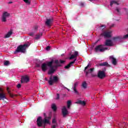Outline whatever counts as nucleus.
I'll return each mask as SVG.
<instances>
[{"mask_svg":"<svg viewBox=\"0 0 128 128\" xmlns=\"http://www.w3.org/2000/svg\"><path fill=\"white\" fill-rule=\"evenodd\" d=\"M8 64H10V62L8 60H6L4 62V66H8Z\"/></svg>","mask_w":128,"mask_h":128,"instance_id":"obj_37","label":"nucleus"},{"mask_svg":"<svg viewBox=\"0 0 128 128\" xmlns=\"http://www.w3.org/2000/svg\"><path fill=\"white\" fill-rule=\"evenodd\" d=\"M8 4H12V2H8Z\"/></svg>","mask_w":128,"mask_h":128,"instance_id":"obj_49","label":"nucleus"},{"mask_svg":"<svg viewBox=\"0 0 128 128\" xmlns=\"http://www.w3.org/2000/svg\"><path fill=\"white\" fill-rule=\"evenodd\" d=\"M93 78H94V76H96V74H91Z\"/></svg>","mask_w":128,"mask_h":128,"instance_id":"obj_48","label":"nucleus"},{"mask_svg":"<svg viewBox=\"0 0 128 128\" xmlns=\"http://www.w3.org/2000/svg\"><path fill=\"white\" fill-rule=\"evenodd\" d=\"M104 70H106V68H104Z\"/></svg>","mask_w":128,"mask_h":128,"instance_id":"obj_54","label":"nucleus"},{"mask_svg":"<svg viewBox=\"0 0 128 128\" xmlns=\"http://www.w3.org/2000/svg\"><path fill=\"white\" fill-rule=\"evenodd\" d=\"M12 34V32H8V34H6V36H4V38H10Z\"/></svg>","mask_w":128,"mask_h":128,"instance_id":"obj_24","label":"nucleus"},{"mask_svg":"<svg viewBox=\"0 0 128 128\" xmlns=\"http://www.w3.org/2000/svg\"><path fill=\"white\" fill-rule=\"evenodd\" d=\"M29 82V80H21V84H28Z\"/></svg>","mask_w":128,"mask_h":128,"instance_id":"obj_34","label":"nucleus"},{"mask_svg":"<svg viewBox=\"0 0 128 128\" xmlns=\"http://www.w3.org/2000/svg\"><path fill=\"white\" fill-rule=\"evenodd\" d=\"M94 70V68H90L88 70V72H86V76H88V73H90V72H92V71L93 70Z\"/></svg>","mask_w":128,"mask_h":128,"instance_id":"obj_26","label":"nucleus"},{"mask_svg":"<svg viewBox=\"0 0 128 128\" xmlns=\"http://www.w3.org/2000/svg\"><path fill=\"white\" fill-rule=\"evenodd\" d=\"M56 120L55 118H54L52 120V124H56Z\"/></svg>","mask_w":128,"mask_h":128,"instance_id":"obj_41","label":"nucleus"},{"mask_svg":"<svg viewBox=\"0 0 128 128\" xmlns=\"http://www.w3.org/2000/svg\"><path fill=\"white\" fill-rule=\"evenodd\" d=\"M100 26L101 28L102 32H104V28H106V25H101Z\"/></svg>","mask_w":128,"mask_h":128,"instance_id":"obj_33","label":"nucleus"},{"mask_svg":"<svg viewBox=\"0 0 128 128\" xmlns=\"http://www.w3.org/2000/svg\"><path fill=\"white\" fill-rule=\"evenodd\" d=\"M70 106H72V101L69 100L67 102V108H70Z\"/></svg>","mask_w":128,"mask_h":128,"instance_id":"obj_28","label":"nucleus"},{"mask_svg":"<svg viewBox=\"0 0 128 128\" xmlns=\"http://www.w3.org/2000/svg\"><path fill=\"white\" fill-rule=\"evenodd\" d=\"M80 6H82V8H84V3L82 2H80Z\"/></svg>","mask_w":128,"mask_h":128,"instance_id":"obj_38","label":"nucleus"},{"mask_svg":"<svg viewBox=\"0 0 128 128\" xmlns=\"http://www.w3.org/2000/svg\"><path fill=\"white\" fill-rule=\"evenodd\" d=\"M27 4H30V0H23Z\"/></svg>","mask_w":128,"mask_h":128,"instance_id":"obj_32","label":"nucleus"},{"mask_svg":"<svg viewBox=\"0 0 128 128\" xmlns=\"http://www.w3.org/2000/svg\"><path fill=\"white\" fill-rule=\"evenodd\" d=\"M36 66L37 68H40V64H36Z\"/></svg>","mask_w":128,"mask_h":128,"instance_id":"obj_45","label":"nucleus"},{"mask_svg":"<svg viewBox=\"0 0 128 128\" xmlns=\"http://www.w3.org/2000/svg\"><path fill=\"white\" fill-rule=\"evenodd\" d=\"M44 118L42 120V116H38L37 118L36 122L37 126L40 128L42 126V124H44V128H46V124H50V120L52 119V116H46V114H44Z\"/></svg>","mask_w":128,"mask_h":128,"instance_id":"obj_1","label":"nucleus"},{"mask_svg":"<svg viewBox=\"0 0 128 128\" xmlns=\"http://www.w3.org/2000/svg\"><path fill=\"white\" fill-rule=\"evenodd\" d=\"M30 77L26 75L24 76H22L21 78V80H30Z\"/></svg>","mask_w":128,"mask_h":128,"instance_id":"obj_20","label":"nucleus"},{"mask_svg":"<svg viewBox=\"0 0 128 128\" xmlns=\"http://www.w3.org/2000/svg\"><path fill=\"white\" fill-rule=\"evenodd\" d=\"M54 60H52L50 62H47L48 66H50V69L48 72V74H54V72H56V70H54V68H58V66H62L61 64H58V60H55L54 64H56V65L52 66V64H54Z\"/></svg>","mask_w":128,"mask_h":128,"instance_id":"obj_2","label":"nucleus"},{"mask_svg":"<svg viewBox=\"0 0 128 128\" xmlns=\"http://www.w3.org/2000/svg\"><path fill=\"white\" fill-rule=\"evenodd\" d=\"M116 38H120L122 40H126L128 38V34L124 35L123 37L122 36H118L114 38V40H116Z\"/></svg>","mask_w":128,"mask_h":128,"instance_id":"obj_16","label":"nucleus"},{"mask_svg":"<svg viewBox=\"0 0 128 128\" xmlns=\"http://www.w3.org/2000/svg\"><path fill=\"white\" fill-rule=\"evenodd\" d=\"M102 46H104V45L100 44L96 46V47L94 48V52H104Z\"/></svg>","mask_w":128,"mask_h":128,"instance_id":"obj_5","label":"nucleus"},{"mask_svg":"<svg viewBox=\"0 0 128 128\" xmlns=\"http://www.w3.org/2000/svg\"><path fill=\"white\" fill-rule=\"evenodd\" d=\"M114 4L118 5V2H116V1H112L110 3V6H112V4Z\"/></svg>","mask_w":128,"mask_h":128,"instance_id":"obj_31","label":"nucleus"},{"mask_svg":"<svg viewBox=\"0 0 128 128\" xmlns=\"http://www.w3.org/2000/svg\"><path fill=\"white\" fill-rule=\"evenodd\" d=\"M50 46H48L46 48V50H50Z\"/></svg>","mask_w":128,"mask_h":128,"instance_id":"obj_44","label":"nucleus"},{"mask_svg":"<svg viewBox=\"0 0 128 128\" xmlns=\"http://www.w3.org/2000/svg\"><path fill=\"white\" fill-rule=\"evenodd\" d=\"M58 62V64H64V62H66V61L64 60H60Z\"/></svg>","mask_w":128,"mask_h":128,"instance_id":"obj_35","label":"nucleus"},{"mask_svg":"<svg viewBox=\"0 0 128 128\" xmlns=\"http://www.w3.org/2000/svg\"><path fill=\"white\" fill-rule=\"evenodd\" d=\"M59 78L58 76H54L52 78V76H50V78L49 80H58Z\"/></svg>","mask_w":128,"mask_h":128,"instance_id":"obj_21","label":"nucleus"},{"mask_svg":"<svg viewBox=\"0 0 128 128\" xmlns=\"http://www.w3.org/2000/svg\"><path fill=\"white\" fill-rule=\"evenodd\" d=\"M66 88L67 89V90H68V92H70V89H68V88Z\"/></svg>","mask_w":128,"mask_h":128,"instance_id":"obj_51","label":"nucleus"},{"mask_svg":"<svg viewBox=\"0 0 128 128\" xmlns=\"http://www.w3.org/2000/svg\"><path fill=\"white\" fill-rule=\"evenodd\" d=\"M48 62L46 63H43L41 66V68L42 72H46L48 70Z\"/></svg>","mask_w":128,"mask_h":128,"instance_id":"obj_12","label":"nucleus"},{"mask_svg":"<svg viewBox=\"0 0 128 128\" xmlns=\"http://www.w3.org/2000/svg\"><path fill=\"white\" fill-rule=\"evenodd\" d=\"M106 76V73H104V71H99L98 73V77L100 80H102Z\"/></svg>","mask_w":128,"mask_h":128,"instance_id":"obj_7","label":"nucleus"},{"mask_svg":"<svg viewBox=\"0 0 128 128\" xmlns=\"http://www.w3.org/2000/svg\"><path fill=\"white\" fill-rule=\"evenodd\" d=\"M91 66H92V64H90V63H88L87 66L84 68V72H86V70L88 68H90Z\"/></svg>","mask_w":128,"mask_h":128,"instance_id":"obj_29","label":"nucleus"},{"mask_svg":"<svg viewBox=\"0 0 128 128\" xmlns=\"http://www.w3.org/2000/svg\"><path fill=\"white\" fill-rule=\"evenodd\" d=\"M78 82H75L74 84L73 88V90L74 91V92H75L76 94H78V90H76V88H78Z\"/></svg>","mask_w":128,"mask_h":128,"instance_id":"obj_15","label":"nucleus"},{"mask_svg":"<svg viewBox=\"0 0 128 128\" xmlns=\"http://www.w3.org/2000/svg\"><path fill=\"white\" fill-rule=\"evenodd\" d=\"M82 88H84V90H86V88H88V83H86V81L83 82L82 84Z\"/></svg>","mask_w":128,"mask_h":128,"instance_id":"obj_22","label":"nucleus"},{"mask_svg":"<svg viewBox=\"0 0 128 128\" xmlns=\"http://www.w3.org/2000/svg\"><path fill=\"white\" fill-rule=\"evenodd\" d=\"M116 10L117 12H118V14H120V9L118 8H116Z\"/></svg>","mask_w":128,"mask_h":128,"instance_id":"obj_36","label":"nucleus"},{"mask_svg":"<svg viewBox=\"0 0 128 128\" xmlns=\"http://www.w3.org/2000/svg\"><path fill=\"white\" fill-rule=\"evenodd\" d=\"M16 88H22V84H18L17 86H16Z\"/></svg>","mask_w":128,"mask_h":128,"instance_id":"obj_39","label":"nucleus"},{"mask_svg":"<svg viewBox=\"0 0 128 128\" xmlns=\"http://www.w3.org/2000/svg\"><path fill=\"white\" fill-rule=\"evenodd\" d=\"M76 104H80L81 106H86V101L82 100H78V101L76 102Z\"/></svg>","mask_w":128,"mask_h":128,"instance_id":"obj_18","label":"nucleus"},{"mask_svg":"<svg viewBox=\"0 0 128 128\" xmlns=\"http://www.w3.org/2000/svg\"><path fill=\"white\" fill-rule=\"evenodd\" d=\"M38 26H36L35 27V30H38Z\"/></svg>","mask_w":128,"mask_h":128,"instance_id":"obj_50","label":"nucleus"},{"mask_svg":"<svg viewBox=\"0 0 128 128\" xmlns=\"http://www.w3.org/2000/svg\"><path fill=\"white\" fill-rule=\"evenodd\" d=\"M8 90H10V88H7L9 96H10V98H14V97L18 96V94H12L10 92V91Z\"/></svg>","mask_w":128,"mask_h":128,"instance_id":"obj_17","label":"nucleus"},{"mask_svg":"<svg viewBox=\"0 0 128 128\" xmlns=\"http://www.w3.org/2000/svg\"><path fill=\"white\" fill-rule=\"evenodd\" d=\"M76 59H75L74 60V61L70 62L69 64H68L67 66H64V68H66V70L70 68V67L72 66V64H74V62H76Z\"/></svg>","mask_w":128,"mask_h":128,"instance_id":"obj_13","label":"nucleus"},{"mask_svg":"<svg viewBox=\"0 0 128 128\" xmlns=\"http://www.w3.org/2000/svg\"><path fill=\"white\" fill-rule=\"evenodd\" d=\"M114 24H112L111 25V26H110V28H114Z\"/></svg>","mask_w":128,"mask_h":128,"instance_id":"obj_47","label":"nucleus"},{"mask_svg":"<svg viewBox=\"0 0 128 128\" xmlns=\"http://www.w3.org/2000/svg\"><path fill=\"white\" fill-rule=\"evenodd\" d=\"M90 2H92V0H89Z\"/></svg>","mask_w":128,"mask_h":128,"instance_id":"obj_53","label":"nucleus"},{"mask_svg":"<svg viewBox=\"0 0 128 128\" xmlns=\"http://www.w3.org/2000/svg\"><path fill=\"white\" fill-rule=\"evenodd\" d=\"M6 98V94L4 93V90L2 88H0V100H4V99Z\"/></svg>","mask_w":128,"mask_h":128,"instance_id":"obj_9","label":"nucleus"},{"mask_svg":"<svg viewBox=\"0 0 128 128\" xmlns=\"http://www.w3.org/2000/svg\"><path fill=\"white\" fill-rule=\"evenodd\" d=\"M56 128V125H53L52 126V128Z\"/></svg>","mask_w":128,"mask_h":128,"instance_id":"obj_46","label":"nucleus"},{"mask_svg":"<svg viewBox=\"0 0 128 128\" xmlns=\"http://www.w3.org/2000/svg\"><path fill=\"white\" fill-rule=\"evenodd\" d=\"M100 36H104V38H111L112 36L110 32H104L100 34Z\"/></svg>","mask_w":128,"mask_h":128,"instance_id":"obj_11","label":"nucleus"},{"mask_svg":"<svg viewBox=\"0 0 128 128\" xmlns=\"http://www.w3.org/2000/svg\"><path fill=\"white\" fill-rule=\"evenodd\" d=\"M103 50V52H104V50H108V48L106 47V48H104V46H102V48Z\"/></svg>","mask_w":128,"mask_h":128,"instance_id":"obj_40","label":"nucleus"},{"mask_svg":"<svg viewBox=\"0 0 128 128\" xmlns=\"http://www.w3.org/2000/svg\"><path fill=\"white\" fill-rule=\"evenodd\" d=\"M78 54V52L77 51H75L74 54L71 55L70 57V60H72L73 58H76Z\"/></svg>","mask_w":128,"mask_h":128,"instance_id":"obj_19","label":"nucleus"},{"mask_svg":"<svg viewBox=\"0 0 128 128\" xmlns=\"http://www.w3.org/2000/svg\"><path fill=\"white\" fill-rule=\"evenodd\" d=\"M28 44H24V45H20L17 47L16 50L14 52V54H18V52H26V50L28 48Z\"/></svg>","mask_w":128,"mask_h":128,"instance_id":"obj_3","label":"nucleus"},{"mask_svg":"<svg viewBox=\"0 0 128 128\" xmlns=\"http://www.w3.org/2000/svg\"><path fill=\"white\" fill-rule=\"evenodd\" d=\"M62 114L63 116V118H66V116L68 114V111L66 106H64L62 108Z\"/></svg>","mask_w":128,"mask_h":128,"instance_id":"obj_8","label":"nucleus"},{"mask_svg":"<svg viewBox=\"0 0 128 128\" xmlns=\"http://www.w3.org/2000/svg\"><path fill=\"white\" fill-rule=\"evenodd\" d=\"M53 22L54 18H46V21L45 22V24L46 26H51Z\"/></svg>","mask_w":128,"mask_h":128,"instance_id":"obj_6","label":"nucleus"},{"mask_svg":"<svg viewBox=\"0 0 128 128\" xmlns=\"http://www.w3.org/2000/svg\"><path fill=\"white\" fill-rule=\"evenodd\" d=\"M52 110H53L54 112H56V104H52Z\"/></svg>","mask_w":128,"mask_h":128,"instance_id":"obj_27","label":"nucleus"},{"mask_svg":"<svg viewBox=\"0 0 128 128\" xmlns=\"http://www.w3.org/2000/svg\"><path fill=\"white\" fill-rule=\"evenodd\" d=\"M42 36V34H36V36L35 38L36 40H40V37Z\"/></svg>","mask_w":128,"mask_h":128,"instance_id":"obj_30","label":"nucleus"},{"mask_svg":"<svg viewBox=\"0 0 128 128\" xmlns=\"http://www.w3.org/2000/svg\"><path fill=\"white\" fill-rule=\"evenodd\" d=\"M45 80H48V78H45Z\"/></svg>","mask_w":128,"mask_h":128,"instance_id":"obj_52","label":"nucleus"},{"mask_svg":"<svg viewBox=\"0 0 128 128\" xmlns=\"http://www.w3.org/2000/svg\"><path fill=\"white\" fill-rule=\"evenodd\" d=\"M104 46H112V41L110 40H106Z\"/></svg>","mask_w":128,"mask_h":128,"instance_id":"obj_10","label":"nucleus"},{"mask_svg":"<svg viewBox=\"0 0 128 128\" xmlns=\"http://www.w3.org/2000/svg\"><path fill=\"white\" fill-rule=\"evenodd\" d=\"M58 82V80H48V83L50 86H52V84H56Z\"/></svg>","mask_w":128,"mask_h":128,"instance_id":"obj_25","label":"nucleus"},{"mask_svg":"<svg viewBox=\"0 0 128 128\" xmlns=\"http://www.w3.org/2000/svg\"><path fill=\"white\" fill-rule=\"evenodd\" d=\"M10 14L6 12L3 13L2 18V21L3 22H6L7 18H10Z\"/></svg>","mask_w":128,"mask_h":128,"instance_id":"obj_4","label":"nucleus"},{"mask_svg":"<svg viewBox=\"0 0 128 128\" xmlns=\"http://www.w3.org/2000/svg\"><path fill=\"white\" fill-rule=\"evenodd\" d=\"M110 58L112 60V62L114 64V66H116L118 64V62H116V59L114 58V56H110Z\"/></svg>","mask_w":128,"mask_h":128,"instance_id":"obj_14","label":"nucleus"},{"mask_svg":"<svg viewBox=\"0 0 128 128\" xmlns=\"http://www.w3.org/2000/svg\"><path fill=\"white\" fill-rule=\"evenodd\" d=\"M99 66H108V62H104L102 63H100L99 64Z\"/></svg>","mask_w":128,"mask_h":128,"instance_id":"obj_23","label":"nucleus"},{"mask_svg":"<svg viewBox=\"0 0 128 128\" xmlns=\"http://www.w3.org/2000/svg\"><path fill=\"white\" fill-rule=\"evenodd\" d=\"M56 96H57L56 98V100H59L60 99V94H57Z\"/></svg>","mask_w":128,"mask_h":128,"instance_id":"obj_42","label":"nucleus"},{"mask_svg":"<svg viewBox=\"0 0 128 128\" xmlns=\"http://www.w3.org/2000/svg\"><path fill=\"white\" fill-rule=\"evenodd\" d=\"M34 32H32L30 33V36H34Z\"/></svg>","mask_w":128,"mask_h":128,"instance_id":"obj_43","label":"nucleus"}]
</instances>
